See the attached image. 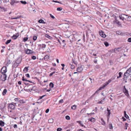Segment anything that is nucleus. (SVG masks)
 Listing matches in <instances>:
<instances>
[{
	"instance_id": "f257e3e1",
	"label": "nucleus",
	"mask_w": 131,
	"mask_h": 131,
	"mask_svg": "<svg viewBox=\"0 0 131 131\" xmlns=\"http://www.w3.org/2000/svg\"><path fill=\"white\" fill-rule=\"evenodd\" d=\"M64 36L65 38H69L70 39V41L72 42L73 41V40H71V39H73V36L72 35H71L70 34L69 32H66L64 34Z\"/></svg>"
},
{
	"instance_id": "f03ea898",
	"label": "nucleus",
	"mask_w": 131,
	"mask_h": 131,
	"mask_svg": "<svg viewBox=\"0 0 131 131\" xmlns=\"http://www.w3.org/2000/svg\"><path fill=\"white\" fill-rule=\"evenodd\" d=\"M89 35L88 38H87L88 40H90L91 42L94 40L95 38L94 35L92 34H90Z\"/></svg>"
},
{
	"instance_id": "7ed1b4c3",
	"label": "nucleus",
	"mask_w": 131,
	"mask_h": 131,
	"mask_svg": "<svg viewBox=\"0 0 131 131\" xmlns=\"http://www.w3.org/2000/svg\"><path fill=\"white\" fill-rule=\"evenodd\" d=\"M123 92L125 94V95L127 97H128L129 96V94L128 93V91L125 88V86H124Z\"/></svg>"
},
{
	"instance_id": "20e7f679",
	"label": "nucleus",
	"mask_w": 131,
	"mask_h": 131,
	"mask_svg": "<svg viewBox=\"0 0 131 131\" xmlns=\"http://www.w3.org/2000/svg\"><path fill=\"white\" fill-rule=\"evenodd\" d=\"M20 2L16 0H10V3L12 5H14L16 4L19 3Z\"/></svg>"
},
{
	"instance_id": "39448f33",
	"label": "nucleus",
	"mask_w": 131,
	"mask_h": 131,
	"mask_svg": "<svg viewBox=\"0 0 131 131\" xmlns=\"http://www.w3.org/2000/svg\"><path fill=\"white\" fill-rule=\"evenodd\" d=\"M7 75L6 74L4 73L1 76L2 80L3 81H5L6 80Z\"/></svg>"
},
{
	"instance_id": "423d86ee",
	"label": "nucleus",
	"mask_w": 131,
	"mask_h": 131,
	"mask_svg": "<svg viewBox=\"0 0 131 131\" xmlns=\"http://www.w3.org/2000/svg\"><path fill=\"white\" fill-rule=\"evenodd\" d=\"M8 106L11 109L14 110L15 108V105L13 104V103L9 104Z\"/></svg>"
},
{
	"instance_id": "0eeeda50",
	"label": "nucleus",
	"mask_w": 131,
	"mask_h": 131,
	"mask_svg": "<svg viewBox=\"0 0 131 131\" xmlns=\"http://www.w3.org/2000/svg\"><path fill=\"white\" fill-rule=\"evenodd\" d=\"M7 68L5 66L3 67L1 69V72L2 74H4L7 72Z\"/></svg>"
},
{
	"instance_id": "6e6552de",
	"label": "nucleus",
	"mask_w": 131,
	"mask_h": 131,
	"mask_svg": "<svg viewBox=\"0 0 131 131\" xmlns=\"http://www.w3.org/2000/svg\"><path fill=\"white\" fill-rule=\"evenodd\" d=\"M25 52L26 54H28L32 53L33 52V51L29 49H27L26 50H25Z\"/></svg>"
},
{
	"instance_id": "1a4fd4ad",
	"label": "nucleus",
	"mask_w": 131,
	"mask_h": 131,
	"mask_svg": "<svg viewBox=\"0 0 131 131\" xmlns=\"http://www.w3.org/2000/svg\"><path fill=\"white\" fill-rule=\"evenodd\" d=\"M128 76L131 74V67L129 68L125 73Z\"/></svg>"
},
{
	"instance_id": "9d476101",
	"label": "nucleus",
	"mask_w": 131,
	"mask_h": 131,
	"mask_svg": "<svg viewBox=\"0 0 131 131\" xmlns=\"http://www.w3.org/2000/svg\"><path fill=\"white\" fill-rule=\"evenodd\" d=\"M21 60L22 58L21 57L18 58L16 61V63L17 64L20 63L21 62Z\"/></svg>"
},
{
	"instance_id": "9b49d317",
	"label": "nucleus",
	"mask_w": 131,
	"mask_h": 131,
	"mask_svg": "<svg viewBox=\"0 0 131 131\" xmlns=\"http://www.w3.org/2000/svg\"><path fill=\"white\" fill-rule=\"evenodd\" d=\"M83 70V68L82 66H80L78 67L77 70V72H81Z\"/></svg>"
},
{
	"instance_id": "f8f14e48",
	"label": "nucleus",
	"mask_w": 131,
	"mask_h": 131,
	"mask_svg": "<svg viewBox=\"0 0 131 131\" xmlns=\"http://www.w3.org/2000/svg\"><path fill=\"white\" fill-rule=\"evenodd\" d=\"M99 32L100 35L102 37L105 38L106 37V35L105 34L104 32L103 31H100Z\"/></svg>"
},
{
	"instance_id": "ddd939ff",
	"label": "nucleus",
	"mask_w": 131,
	"mask_h": 131,
	"mask_svg": "<svg viewBox=\"0 0 131 131\" xmlns=\"http://www.w3.org/2000/svg\"><path fill=\"white\" fill-rule=\"evenodd\" d=\"M5 106V105L4 103H2L0 104V109L1 110H3Z\"/></svg>"
},
{
	"instance_id": "4468645a",
	"label": "nucleus",
	"mask_w": 131,
	"mask_h": 131,
	"mask_svg": "<svg viewBox=\"0 0 131 131\" xmlns=\"http://www.w3.org/2000/svg\"><path fill=\"white\" fill-rule=\"evenodd\" d=\"M129 76L128 75L124 73V76L123 78L124 81H125V82H127V77Z\"/></svg>"
},
{
	"instance_id": "2eb2a0df",
	"label": "nucleus",
	"mask_w": 131,
	"mask_h": 131,
	"mask_svg": "<svg viewBox=\"0 0 131 131\" xmlns=\"http://www.w3.org/2000/svg\"><path fill=\"white\" fill-rule=\"evenodd\" d=\"M39 47L42 48H45L46 47V45L44 44L38 45Z\"/></svg>"
},
{
	"instance_id": "dca6fc26",
	"label": "nucleus",
	"mask_w": 131,
	"mask_h": 131,
	"mask_svg": "<svg viewBox=\"0 0 131 131\" xmlns=\"http://www.w3.org/2000/svg\"><path fill=\"white\" fill-rule=\"evenodd\" d=\"M90 34H92L91 30L89 29H88L86 31V35L87 38H88V37L89 35H89Z\"/></svg>"
},
{
	"instance_id": "f3484780",
	"label": "nucleus",
	"mask_w": 131,
	"mask_h": 131,
	"mask_svg": "<svg viewBox=\"0 0 131 131\" xmlns=\"http://www.w3.org/2000/svg\"><path fill=\"white\" fill-rule=\"evenodd\" d=\"M108 84H109V83H108V82H106L105 83V85H104L102 87H101L99 89V90H101L102 89H104L106 86H107Z\"/></svg>"
},
{
	"instance_id": "a211bd4d",
	"label": "nucleus",
	"mask_w": 131,
	"mask_h": 131,
	"mask_svg": "<svg viewBox=\"0 0 131 131\" xmlns=\"http://www.w3.org/2000/svg\"><path fill=\"white\" fill-rule=\"evenodd\" d=\"M77 122L78 123H79L80 124V125L81 126L84 127V128H86L85 126L82 124L81 121H78Z\"/></svg>"
},
{
	"instance_id": "6ab92c4d",
	"label": "nucleus",
	"mask_w": 131,
	"mask_h": 131,
	"mask_svg": "<svg viewBox=\"0 0 131 131\" xmlns=\"http://www.w3.org/2000/svg\"><path fill=\"white\" fill-rule=\"evenodd\" d=\"M49 56L47 55L45 56L44 57V59L46 60H47L49 58Z\"/></svg>"
},
{
	"instance_id": "aec40b11",
	"label": "nucleus",
	"mask_w": 131,
	"mask_h": 131,
	"mask_svg": "<svg viewBox=\"0 0 131 131\" xmlns=\"http://www.w3.org/2000/svg\"><path fill=\"white\" fill-rule=\"evenodd\" d=\"M7 92V90L6 89H5L3 91L2 94L3 95H5L6 94Z\"/></svg>"
},
{
	"instance_id": "412c9836",
	"label": "nucleus",
	"mask_w": 131,
	"mask_h": 131,
	"mask_svg": "<svg viewBox=\"0 0 131 131\" xmlns=\"http://www.w3.org/2000/svg\"><path fill=\"white\" fill-rule=\"evenodd\" d=\"M107 116L108 117L111 114V111L110 110H109L108 109V108H107Z\"/></svg>"
},
{
	"instance_id": "4be33fe9",
	"label": "nucleus",
	"mask_w": 131,
	"mask_h": 131,
	"mask_svg": "<svg viewBox=\"0 0 131 131\" xmlns=\"http://www.w3.org/2000/svg\"><path fill=\"white\" fill-rule=\"evenodd\" d=\"M4 125V122L2 121H0V125L2 126H3Z\"/></svg>"
},
{
	"instance_id": "5701e85b",
	"label": "nucleus",
	"mask_w": 131,
	"mask_h": 131,
	"mask_svg": "<svg viewBox=\"0 0 131 131\" xmlns=\"http://www.w3.org/2000/svg\"><path fill=\"white\" fill-rule=\"evenodd\" d=\"M123 15V14H122L121 15L119 16V18L120 19H121L122 20H123L124 19V18L123 17H124Z\"/></svg>"
},
{
	"instance_id": "b1692460",
	"label": "nucleus",
	"mask_w": 131,
	"mask_h": 131,
	"mask_svg": "<svg viewBox=\"0 0 131 131\" xmlns=\"http://www.w3.org/2000/svg\"><path fill=\"white\" fill-rule=\"evenodd\" d=\"M21 17V16H17L16 17H14V18H11V19H17L20 18Z\"/></svg>"
},
{
	"instance_id": "393cba45",
	"label": "nucleus",
	"mask_w": 131,
	"mask_h": 131,
	"mask_svg": "<svg viewBox=\"0 0 131 131\" xmlns=\"http://www.w3.org/2000/svg\"><path fill=\"white\" fill-rule=\"evenodd\" d=\"M123 16H124V19H125V20H126L128 18V16L126 15H125V14H123Z\"/></svg>"
},
{
	"instance_id": "a878e982",
	"label": "nucleus",
	"mask_w": 131,
	"mask_h": 131,
	"mask_svg": "<svg viewBox=\"0 0 131 131\" xmlns=\"http://www.w3.org/2000/svg\"><path fill=\"white\" fill-rule=\"evenodd\" d=\"M29 67H26L24 69L23 71L25 72H27L28 70V68Z\"/></svg>"
},
{
	"instance_id": "bb28decb",
	"label": "nucleus",
	"mask_w": 131,
	"mask_h": 131,
	"mask_svg": "<svg viewBox=\"0 0 131 131\" xmlns=\"http://www.w3.org/2000/svg\"><path fill=\"white\" fill-rule=\"evenodd\" d=\"M38 22L39 23H42L43 24H45V22L43 20L40 19L38 21Z\"/></svg>"
},
{
	"instance_id": "cd10ccee",
	"label": "nucleus",
	"mask_w": 131,
	"mask_h": 131,
	"mask_svg": "<svg viewBox=\"0 0 131 131\" xmlns=\"http://www.w3.org/2000/svg\"><path fill=\"white\" fill-rule=\"evenodd\" d=\"M101 120L102 121L101 123L103 125H104L105 124V121L103 120L102 118L101 119Z\"/></svg>"
},
{
	"instance_id": "c85d7f7f",
	"label": "nucleus",
	"mask_w": 131,
	"mask_h": 131,
	"mask_svg": "<svg viewBox=\"0 0 131 131\" xmlns=\"http://www.w3.org/2000/svg\"><path fill=\"white\" fill-rule=\"evenodd\" d=\"M49 85L50 87L51 88H53L54 86V84L52 83L51 82L50 83Z\"/></svg>"
},
{
	"instance_id": "c756f323",
	"label": "nucleus",
	"mask_w": 131,
	"mask_h": 131,
	"mask_svg": "<svg viewBox=\"0 0 131 131\" xmlns=\"http://www.w3.org/2000/svg\"><path fill=\"white\" fill-rule=\"evenodd\" d=\"M89 120L91 122H94L95 121V119L94 118L92 117Z\"/></svg>"
},
{
	"instance_id": "7c9ffc66",
	"label": "nucleus",
	"mask_w": 131,
	"mask_h": 131,
	"mask_svg": "<svg viewBox=\"0 0 131 131\" xmlns=\"http://www.w3.org/2000/svg\"><path fill=\"white\" fill-rule=\"evenodd\" d=\"M115 22L116 24H117L119 25H121L120 23L117 20L115 19Z\"/></svg>"
},
{
	"instance_id": "2f4dec72",
	"label": "nucleus",
	"mask_w": 131,
	"mask_h": 131,
	"mask_svg": "<svg viewBox=\"0 0 131 131\" xmlns=\"http://www.w3.org/2000/svg\"><path fill=\"white\" fill-rule=\"evenodd\" d=\"M122 73L121 72H119V76L117 77V79H118V78H121V77L122 75Z\"/></svg>"
},
{
	"instance_id": "473e14b6",
	"label": "nucleus",
	"mask_w": 131,
	"mask_h": 131,
	"mask_svg": "<svg viewBox=\"0 0 131 131\" xmlns=\"http://www.w3.org/2000/svg\"><path fill=\"white\" fill-rule=\"evenodd\" d=\"M26 91H29L30 92H31V91H32V89H31V88H29L28 89H24Z\"/></svg>"
},
{
	"instance_id": "72a5a7b5",
	"label": "nucleus",
	"mask_w": 131,
	"mask_h": 131,
	"mask_svg": "<svg viewBox=\"0 0 131 131\" xmlns=\"http://www.w3.org/2000/svg\"><path fill=\"white\" fill-rule=\"evenodd\" d=\"M20 2L21 4L24 5H25L27 3V2L25 1H21Z\"/></svg>"
},
{
	"instance_id": "f704fd0d",
	"label": "nucleus",
	"mask_w": 131,
	"mask_h": 131,
	"mask_svg": "<svg viewBox=\"0 0 131 131\" xmlns=\"http://www.w3.org/2000/svg\"><path fill=\"white\" fill-rule=\"evenodd\" d=\"M76 106L74 105L71 107V108L73 110H75L76 108Z\"/></svg>"
},
{
	"instance_id": "c9c22d12",
	"label": "nucleus",
	"mask_w": 131,
	"mask_h": 131,
	"mask_svg": "<svg viewBox=\"0 0 131 131\" xmlns=\"http://www.w3.org/2000/svg\"><path fill=\"white\" fill-rule=\"evenodd\" d=\"M104 43L106 47H107L109 45L108 43L107 42H106V41L104 42Z\"/></svg>"
},
{
	"instance_id": "e433bc0d",
	"label": "nucleus",
	"mask_w": 131,
	"mask_h": 131,
	"mask_svg": "<svg viewBox=\"0 0 131 131\" xmlns=\"http://www.w3.org/2000/svg\"><path fill=\"white\" fill-rule=\"evenodd\" d=\"M48 122L49 123H52L53 122V119L52 118H51L49 119L48 120Z\"/></svg>"
},
{
	"instance_id": "4c0bfd02",
	"label": "nucleus",
	"mask_w": 131,
	"mask_h": 131,
	"mask_svg": "<svg viewBox=\"0 0 131 131\" xmlns=\"http://www.w3.org/2000/svg\"><path fill=\"white\" fill-rule=\"evenodd\" d=\"M37 38V37L36 36H33V39L34 41H36Z\"/></svg>"
},
{
	"instance_id": "58836bf2",
	"label": "nucleus",
	"mask_w": 131,
	"mask_h": 131,
	"mask_svg": "<svg viewBox=\"0 0 131 131\" xmlns=\"http://www.w3.org/2000/svg\"><path fill=\"white\" fill-rule=\"evenodd\" d=\"M11 39H9L7 40V41L6 42L5 44L6 45H7L8 43H9L11 41Z\"/></svg>"
},
{
	"instance_id": "ea45409f",
	"label": "nucleus",
	"mask_w": 131,
	"mask_h": 131,
	"mask_svg": "<svg viewBox=\"0 0 131 131\" xmlns=\"http://www.w3.org/2000/svg\"><path fill=\"white\" fill-rule=\"evenodd\" d=\"M28 38L27 37H24V38L23 41L24 42H25L27 40Z\"/></svg>"
},
{
	"instance_id": "a19ab883",
	"label": "nucleus",
	"mask_w": 131,
	"mask_h": 131,
	"mask_svg": "<svg viewBox=\"0 0 131 131\" xmlns=\"http://www.w3.org/2000/svg\"><path fill=\"white\" fill-rule=\"evenodd\" d=\"M45 36L46 37L49 39H50L51 37L50 36H49L48 34H46L45 35Z\"/></svg>"
},
{
	"instance_id": "79ce46f5",
	"label": "nucleus",
	"mask_w": 131,
	"mask_h": 131,
	"mask_svg": "<svg viewBox=\"0 0 131 131\" xmlns=\"http://www.w3.org/2000/svg\"><path fill=\"white\" fill-rule=\"evenodd\" d=\"M66 118L67 120H70V117L69 116L67 115L66 116Z\"/></svg>"
},
{
	"instance_id": "37998d69",
	"label": "nucleus",
	"mask_w": 131,
	"mask_h": 131,
	"mask_svg": "<svg viewBox=\"0 0 131 131\" xmlns=\"http://www.w3.org/2000/svg\"><path fill=\"white\" fill-rule=\"evenodd\" d=\"M22 80L23 81H25L26 82H28V80H27L26 79L24 78V77H23Z\"/></svg>"
},
{
	"instance_id": "c03bdc74",
	"label": "nucleus",
	"mask_w": 131,
	"mask_h": 131,
	"mask_svg": "<svg viewBox=\"0 0 131 131\" xmlns=\"http://www.w3.org/2000/svg\"><path fill=\"white\" fill-rule=\"evenodd\" d=\"M109 128L110 129H112L113 128V126L112 124V123H110V124Z\"/></svg>"
},
{
	"instance_id": "a18cd8bd",
	"label": "nucleus",
	"mask_w": 131,
	"mask_h": 131,
	"mask_svg": "<svg viewBox=\"0 0 131 131\" xmlns=\"http://www.w3.org/2000/svg\"><path fill=\"white\" fill-rule=\"evenodd\" d=\"M12 38L14 39H15L17 38V37L15 35H14L13 36Z\"/></svg>"
},
{
	"instance_id": "49530a36",
	"label": "nucleus",
	"mask_w": 131,
	"mask_h": 131,
	"mask_svg": "<svg viewBox=\"0 0 131 131\" xmlns=\"http://www.w3.org/2000/svg\"><path fill=\"white\" fill-rule=\"evenodd\" d=\"M19 102L20 103H25V102L23 100H20L19 101Z\"/></svg>"
},
{
	"instance_id": "de8ad7c7",
	"label": "nucleus",
	"mask_w": 131,
	"mask_h": 131,
	"mask_svg": "<svg viewBox=\"0 0 131 131\" xmlns=\"http://www.w3.org/2000/svg\"><path fill=\"white\" fill-rule=\"evenodd\" d=\"M116 33L117 34L120 35L121 34V32L119 31H116Z\"/></svg>"
},
{
	"instance_id": "09e8293b",
	"label": "nucleus",
	"mask_w": 131,
	"mask_h": 131,
	"mask_svg": "<svg viewBox=\"0 0 131 131\" xmlns=\"http://www.w3.org/2000/svg\"><path fill=\"white\" fill-rule=\"evenodd\" d=\"M32 85V84H29L28 86H27V88H31V87H32L31 86L32 85Z\"/></svg>"
},
{
	"instance_id": "8fccbe9b",
	"label": "nucleus",
	"mask_w": 131,
	"mask_h": 131,
	"mask_svg": "<svg viewBox=\"0 0 131 131\" xmlns=\"http://www.w3.org/2000/svg\"><path fill=\"white\" fill-rule=\"evenodd\" d=\"M63 100L62 99H61L59 101V102L60 103H63Z\"/></svg>"
},
{
	"instance_id": "3c124183",
	"label": "nucleus",
	"mask_w": 131,
	"mask_h": 131,
	"mask_svg": "<svg viewBox=\"0 0 131 131\" xmlns=\"http://www.w3.org/2000/svg\"><path fill=\"white\" fill-rule=\"evenodd\" d=\"M128 124L127 123H126L125 124V129H127V127L128 126Z\"/></svg>"
},
{
	"instance_id": "603ef678",
	"label": "nucleus",
	"mask_w": 131,
	"mask_h": 131,
	"mask_svg": "<svg viewBox=\"0 0 131 131\" xmlns=\"http://www.w3.org/2000/svg\"><path fill=\"white\" fill-rule=\"evenodd\" d=\"M119 48H115L114 49V51L115 52H116V51H117L118 52L119 51Z\"/></svg>"
},
{
	"instance_id": "864d4df0",
	"label": "nucleus",
	"mask_w": 131,
	"mask_h": 131,
	"mask_svg": "<svg viewBox=\"0 0 131 131\" xmlns=\"http://www.w3.org/2000/svg\"><path fill=\"white\" fill-rule=\"evenodd\" d=\"M62 130V129L60 128H58L57 129V131H61Z\"/></svg>"
},
{
	"instance_id": "5fc2aeb1",
	"label": "nucleus",
	"mask_w": 131,
	"mask_h": 131,
	"mask_svg": "<svg viewBox=\"0 0 131 131\" xmlns=\"http://www.w3.org/2000/svg\"><path fill=\"white\" fill-rule=\"evenodd\" d=\"M62 9V8L61 7H59L57 8V10L58 11H61Z\"/></svg>"
},
{
	"instance_id": "6e6d98bb",
	"label": "nucleus",
	"mask_w": 131,
	"mask_h": 131,
	"mask_svg": "<svg viewBox=\"0 0 131 131\" xmlns=\"http://www.w3.org/2000/svg\"><path fill=\"white\" fill-rule=\"evenodd\" d=\"M124 117H126L127 119H128L129 118V117L127 115H124Z\"/></svg>"
},
{
	"instance_id": "4d7b16f0",
	"label": "nucleus",
	"mask_w": 131,
	"mask_h": 131,
	"mask_svg": "<svg viewBox=\"0 0 131 131\" xmlns=\"http://www.w3.org/2000/svg\"><path fill=\"white\" fill-rule=\"evenodd\" d=\"M36 88V87L35 86H32V88H31V89H32V91H35V90L34 89V88Z\"/></svg>"
},
{
	"instance_id": "13d9d810",
	"label": "nucleus",
	"mask_w": 131,
	"mask_h": 131,
	"mask_svg": "<svg viewBox=\"0 0 131 131\" xmlns=\"http://www.w3.org/2000/svg\"><path fill=\"white\" fill-rule=\"evenodd\" d=\"M128 18L127 19L128 20L131 21V17L130 16H129L128 17Z\"/></svg>"
},
{
	"instance_id": "bf43d9fd",
	"label": "nucleus",
	"mask_w": 131,
	"mask_h": 131,
	"mask_svg": "<svg viewBox=\"0 0 131 131\" xmlns=\"http://www.w3.org/2000/svg\"><path fill=\"white\" fill-rule=\"evenodd\" d=\"M75 68V66L74 65H71V69H73Z\"/></svg>"
},
{
	"instance_id": "052dcab7",
	"label": "nucleus",
	"mask_w": 131,
	"mask_h": 131,
	"mask_svg": "<svg viewBox=\"0 0 131 131\" xmlns=\"http://www.w3.org/2000/svg\"><path fill=\"white\" fill-rule=\"evenodd\" d=\"M50 17L53 19H54L55 18V17L54 16L52 15L51 14H50Z\"/></svg>"
},
{
	"instance_id": "680f3d73",
	"label": "nucleus",
	"mask_w": 131,
	"mask_h": 131,
	"mask_svg": "<svg viewBox=\"0 0 131 131\" xmlns=\"http://www.w3.org/2000/svg\"><path fill=\"white\" fill-rule=\"evenodd\" d=\"M127 41L129 42H131V38H128L127 40Z\"/></svg>"
},
{
	"instance_id": "e2e57ef3",
	"label": "nucleus",
	"mask_w": 131,
	"mask_h": 131,
	"mask_svg": "<svg viewBox=\"0 0 131 131\" xmlns=\"http://www.w3.org/2000/svg\"><path fill=\"white\" fill-rule=\"evenodd\" d=\"M32 58L33 60H35L36 59V57L35 56H33L32 57Z\"/></svg>"
},
{
	"instance_id": "0e129e2a",
	"label": "nucleus",
	"mask_w": 131,
	"mask_h": 131,
	"mask_svg": "<svg viewBox=\"0 0 131 131\" xmlns=\"http://www.w3.org/2000/svg\"><path fill=\"white\" fill-rule=\"evenodd\" d=\"M55 72H52L50 74L49 76H52L54 73H55Z\"/></svg>"
},
{
	"instance_id": "69168bd1",
	"label": "nucleus",
	"mask_w": 131,
	"mask_h": 131,
	"mask_svg": "<svg viewBox=\"0 0 131 131\" xmlns=\"http://www.w3.org/2000/svg\"><path fill=\"white\" fill-rule=\"evenodd\" d=\"M13 127L14 128H17V126L16 124H14L13 126Z\"/></svg>"
},
{
	"instance_id": "338daca9",
	"label": "nucleus",
	"mask_w": 131,
	"mask_h": 131,
	"mask_svg": "<svg viewBox=\"0 0 131 131\" xmlns=\"http://www.w3.org/2000/svg\"><path fill=\"white\" fill-rule=\"evenodd\" d=\"M25 75L26 77L28 78H29L30 77V75L29 74L27 73Z\"/></svg>"
},
{
	"instance_id": "774afa93",
	"label": "nucleus",
	"mask_w": 131,
	"mask_h": 131,
	"mask_svg": "<svg viewBox=\"0 0 131 131\" xmlns=\"http://www.w3.org/2000/svg\"><path fill=\"white\" fill-rule=\"evenodd\" d=\"M49 108L47 109L46 111L45 112L46 113H48L49 111Z\"/></svg>"
}]
</instances>
